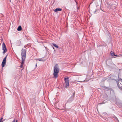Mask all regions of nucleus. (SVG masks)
Segmentation results:
<instances>
[{"label":"nucleus","mask_w":122,"mask_h":122,"mask_svg":"<svg viewBox=\"0 0 122 122\" xmlns=\"http://www.w3.org/2000/svg\"><path fill=\"white\" fill-rule=\"evenodd\" d=\"M64 80L65 81V86L66 88L68 87L69 86V77L64 78Z\"/></svg>","instance_id":"7ed1b4c3"},{"label":"nucleus","mask_w":122,"mask_h":122,"mask_svg":"<svg viewBox=\"0 0 122 122\" xmlns=\"http://www.w3.org/2000/svg\"><path fill=\"white\" fill-rule=\"evenodd\" d=\"M3 119V118H1L0 120V122H1V121L2 120V119Z\"/></svg>","instance_id":"a211bd4d"},{"label":"nucleus","mask_w":122,"mask_h":122,"mask_svg":"<svg viewBox=\"0 0 122 122\" xmlns=\"http://www.w3.org/2000/svg\"><path fill=\"white\" fill-rule=\"evenodd\" d=\"M22 28L21 26H19L18 27L17 30L18 31H20L21 30Z\"/></svg>","instance_id":"9d476101"},{"label":"nucleus","mask_w":122,"mask_h":122,"mask_svg":"<svg viewBox=\"0 0 122 122\" xmlns=\"http://www.w3.org/2000/svg\"><path fill=\"white\" fill-rule=\"evenodd\" d=\"M119 88L120 89H122V87H119Z\"/></svg>","instance_id":"4be33fe9"},{"label":"nucleus","mask_w":122,"mask_h":122,"mask_svg":"<svg viewBox=\"0 0 122 122\" xmlns=\"http://www.w3.org/2000/svg\"><path fill=\"white\" fill-rule=\"evenodd\" d=\"M37 63H36V66H37Z\"/></svg>","instance_id":"b1692460"},{"label":"nucleus","mask_w":122,"mask_h":122,"mask_svg":"<svg viewBox=\"0 0 122 122\" xmlns=\"http://www.w3.org/2000/svg\"><path fill=\"white\" fill-rule=\"evenodd\" d=\"M61 10L62 9H61L59 8H57L54 11L55 12H56L58 11H61Z\"/></svg>","instance_id":"0eeeda50"},{"label":"nucleus","mask_w":122,"mask_h":122,"mask_svg":"<svg viewBox=\"0 0 122 122\" xmlns=\"http://www.w3.org/2000/svg\"><path fill=\"white\" fill-rule=\"evenodd\" d=\"M59 71V69L57 64L55 65L54 69L53 75L55 78H57L58 77V73Z\"/></svg>","instance_id":"f257e3e1"},{"label":"nucleus","mask_w":122,"mask_h":122,"mask_svg":"<svg viewBox=\"0 0 122 122\" xmlns=\"http://www.w3.org/2000/svg\"><path fill=\"white\" fill-rule=\"evenodd\" d=\"M37 60H38L40 61H45V60H43L41 59H37Z\"/></svg>","instance_id":"f8f14e48"},{"label":"nucleus","mask_w":122,"mask_h":122,"mask_svg":"<svg viewBox=\"0 0 122 122\" xmlns=\"http://www.w3.org/2000/svg\"><path fill=\"white\" fill-rule=\"evenodd\" d=\"M75 92H74L73 94V95H74H74H75Z\"/></svg>","instance_id":"6ab92c4d"},{"label":"nucleus","mask_w":122,"mask_h":122,"mask_svg":"<svg viewBox=\"0 0 122 122\" xmlns=\"http://www.w3.org/2000/svg\"><path fill=\"white\" fill-rule=\"evenodd\" d=\"M25 60H23V59H22V62L21 63V65H20V67L21 68H22L23 67V65L24 63V61Z\"/></svg>","instance_id":"6e6552de"},{"label":"nucleus","mask_w":122,"mask_h":122,"mask_svg":"<svg viewBox=\"0 0 122 122\" xmlns=\"http://www.w3.org/2000/svg\"><path fill=\"white\" fill-rule=\"evenodd\" d=\"M6 60L3 59V62H6Z\"/></svg>","instance_id":"dca6fc26"},{"label":"nucleus","mask_w":122,"mask_h":122,"mask_svg":"<svg viewBox=\"0 0 122 122\" xmlns=\"http://www.w3.org/2000/svg\"><path fill=\"white\" fill-rule=\"evenodd\" d=\"M2 49L3 50V54H5L7 51L6 45L4 43H3L2 45Z\"/></svg>","instance_id":"20e7f679"},{"label":"nucleus","mask_w":122,"mask_h":122,"mask_svg":"<svg viewBox=\"0 0 122 122\" xmlns=\"http://www.w3.org/2000/svg\"><path fill=\"white\" fill-rule=\"evenodd\" d=\"M120 84H122V83H120Z\"/></svg>","instance_id":"cd10ccee"},{"label":"nucleus","mask_w":122,"mask_h":122,"mask_svg":"<svg viewBox=\"0 0 122 122\" xmlns=\"http://www.w3.org/2000/svg\"><path fill=\"white\" fill-rule=\"evenodd\" d=\"M26 50L25 49H22L21 50V55L22 57V59L25 60L26 58Z\"/></svg>","instance_id":"f03ea898"},{"label":"nucleus","mask_w":122,"mask_h":122,"mask_svg":"<svg viewBox=\"0 0 122 122\" xmlns=\"http://www.w3.org/2000/svg\"><path fill=\"white\" fill-rule=\"evenodd\" d=\"M98 10H96L94 11V13H95L97 11H98Z\"/></svg>","instance_id":"f3484780"},{"label":"nucleus","mask_w":122,"mask_h":122,"mask_svg":"<svg viewBox=\"0 0 122 122\" xmlns=\"http://www.w3.org/2000/svg\"><path fill=\"white\" fill-rule=\"evenodd\" d=\"M110 54H111V55L112 56H114L115 54H114V53H113V52H112V51L111 52H110Z\"/></svg>","instance_id":"ddd939ff"},{"label":"nucleus","mask_w":122,"mask_h":122,"mask_svg":"<svg viewBox=\"0 0 122 122\" xmlns=\"http://www.w3.org/2000/svg\"><path fill=\"white\" fill-rule=\"evenodd\" d=\"M19 42H20V43H21V41H19Z\"/></svg>","instance_id":"393cba45"},{"label":"nucleus","mask_w":122,"mask_h":122,"mask_svg":"<svg viewBox=\"0 0 122 122\" xmlns=\"http://www.w3.org/2000/svg\"><path fill=\"white\" fill-rule=\"evenodd\" d=\"M103 103H103V102L102 103V104H103Z\"/></svg>","instance_id":"bb28decb"},{"label":"nucleus","mask_w":122,"mask_h":122,"mask_svg":"<svg viewBox=\"0 0 122 122\" xmlns=\"http://www.w3.org/2000/svg\"><path fill=\"white\" fill-rule=\"evenodd\" d=\"M74 97V95H71L70 97L69 98L67 101V102L69 103L73 101Z\"/></svg>","instance_id":"39448f33"},{"label":"nucleus","mask_w":122,"mask_h":122,"mask_svg":"<svg viewBox=\"0 0 122 122\" xmlns=\"http://www.w3.org/2000/svg\"><path fill=\"white\" fill-rule=\"evenodd\" d=\"M6 62H3L2 63V67H4L5 65Z\"/></svg>","instance_id":"9b49d317"},{"label":"nucleus","mask_w":122,"mask_h":122,"mask_svg":"<svg viewBox=\"0 0 122 122\" xmlns=\"http://www.w3.org/2000/svg\"><path fill=\"white\" fill-rule=\"evenodd\" d=\"M116 119H117V120H118V119H117V118H116Z\"/></svg>","instance_id":"c85d7f7f"},{"label":"nucleus","mask_w":122,"mask_h":122,"mask_svg":"<svg viewBox=\"0 0 122 122\" xmlns=\"http://www.w3.org/2000/svg\"><path fill=\"white\" fill-rule=\"evenodd\" d=\"M51 46H52L53 49H54V52L55 53V49L54 48V47H53V46L52 45H51Z\"/></svg>","instance_id":"4468645a"},{"label":"nucleus","mask_w":122,"mask_h":122,"mask_svg":"<svg viewBox=\"0 0 122 122\" xmlns=\"http://www.w3.org/2000/svg\"><path fill=\"white\" fill-rule=\"evenodd\" d=\"M18 122V121L17 120H16V121H15V122Z\"/></svg>","instance_id":"5701e85b"},{"label":"nucleus","mask_w":122,"mask_h":122,"mask_svg":"<svg viewBox=\"0 0 122 122\" xmlns=\"http://www.w3.org/2000/svg\"><path fill=\"white\" fill-rule=\"evenodd\" d=\"M52 45L56 47L57 48H59V46H58L57 45H56V44H55L54 43H52Z\"/></svg>","instance_id":"1a4fd4ad"},{"label":"nucleus","mask_w":122,"mask_h":122,"mask_svg":"<svg viewBox=\"0 0 122 122\" xmlns=\"http://www.w3.org/2000/svg\"><path fill=\"white\" fill-rule=\"evenodd\" d=\"M24 47H25V48H26L25 46H24Z\"/></svg>","instance_id":"a878e982"},{"label":"nucleus","mask_w":122,"mask_h":122,"mask_svg":"<svg viewBox=\"0 0 122 122\" xmlns=\"http://www.w3.org/2000/svg\"><path fill=\"white\" fill-rule=\"evenodd\" d=\"M15 119H14L12 122H15Z\"/></svg>","instance_id":"aec40b11"},{"label":"nucleus","mask_w":122,"mask_h":122,"mask_svg":"<svg viewBox=\"0 0 122 122\" xmlns=\"http://www.w3.org/2000/svg\"><path fill=\"white\" fill-rule=\"evenodd\" d=\"M107 5H108L107 7H111V8L112 9H115L116 8V7L114 6V7L113 8V6L111 5H110L108 3H107Z\"/></svg>","instance_id":"423d86ee"},{"label":"nucleus","mask_w":122,"mask_h":122,"mask_svg":"<svg viewBox=\"0 0 122 122\" xmlns=\"http://www.w3.org/2000/svg\"><path fill=\"white\" fill-rule=\"evenodd\" d=\"M7 55L5 57V58H4V59L6 60V57H7Z\"/></svg>","instance_id":"2eb2a0df"},{"label":"nucleus","mask_w":122,"mask_h":122,"mask_svg":"<svg viewBox=\"0 0 122 122\" xmlns=\"http://www.w3.org/2000/svg\"><path fill=\"white\" fill-rule=\"evenodd\" d=\"M114 56H117V57H118V56H117L116 55H115H115H114Z\"/></svg>","instance_id":"412c9836"}]
</instances>
